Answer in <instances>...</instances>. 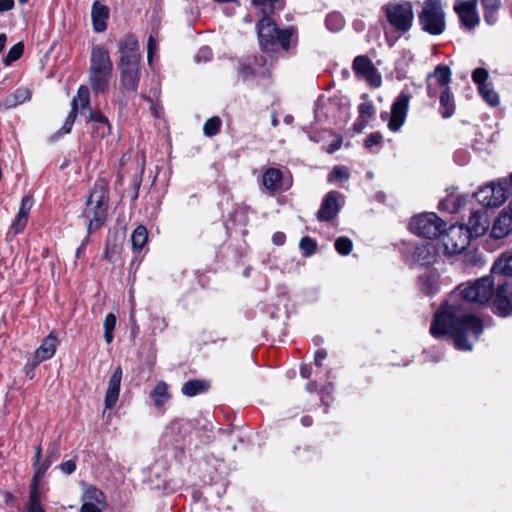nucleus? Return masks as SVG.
I'll list each match as a JSON object with an SVG mask.
<instances>
[{
	"mask_svg": "<svg viewBox=\"0 0 512 512\" xmlns=\"http://www.w3.org/2000/svg\"><path fill=\"white\" fill-rule=\"evenodd\" d=\"M494 294V279L484 276L460 284L448 300L435 312L434 320H480L468 313V302L487 303Z\"/></svg>",
	"mask_w": 512,
	"mask_h": 512,
	"instance_id": "nucleus-1",
	"label": "nucleus"
},
{
	"mask_svg": "<svg viewBox=\"0 0 512 512\" xmlns=\"http://www.w3.org/2000/svg\"><path fill=\"white\" fill-rule=\"evenodd\" d=\"M482 324L483 322H432L430 333L434 337L451 339L457 350L469 351L483 332Z\"/></svg>",
	"mask_w": 512,
	"mask_h": 512,
	"instance_id": "nucleus-2",
	"label": "nucleus"
},
{
	"mask_svg": "<svg viewBox=\"0 0 512 512\" xmlns=\"http://www.w3.org/2000/svg\"><path fill=\"white\" fill-rule=\"evenodd\" d=\"M113 75V64L108 50L101 46H93L90 56L88 83L95 94L105 93Z\"/></svg>",
	"mask_w": 512,
	"mask_h": 512,
	"instance_id": "nucleus-3",
	"label": "nucleus"
},
{
	"mask_svg": "<svg viewBox=\"0 0 512 512\" xmlns=\"http://www.w3.org/2000/svg\"><path fill=\"white\" fill-rule=\"evenodd\" d=\"M108 193V183L104 179L95 182L83 211V217L88 220L89 234L98 230L107 218Z\"/></svg>",
	"mask_w": 512,
	"mask_h": 512,
	"instance_id": "nucleus-4",
	"label": "nucleus"
},
{
	"mask_svg": "<svg viewBox=\"0 0 512 512\" xmlns=\"http://www.w3.org/2000/svg\"><path fill=\"white\" fill-rule=\"evenodd\" d=\"M422 29L431 35H440L445 30V20L442 7L438 1L427 0L419 14Z\"/></svg>",
	"mask_w": 512,
	"mask_h": 512,
	"instance_id": "nucleus-5",
	"label": "nucleus"
},
{
	"mask_svg": "<svg viewBox=\"0 0 512 512\" xmlns=\"http://www.w3.org/2000/svg\"><path fill=\"white\" fill-rule=\"evenodd\" d=\"M445 222L435 213H423L411 218L409 229L424 238H436L444 231Z\"/></svg>",
	"mask_w": 512,
	"mask_h": 512,
	"instance_id": "nucleus-6",
	"label": "nucleus"
},
{
	"mask_svg": "<svg viewBox=\"0 0 512 512\" xmlns=\"http://www.w3.org/2000/svg\"><path fill=\"white\" fill-rule=\"evenodd\" d=\"M383 11L396 30L406 33L412 27L414 14L410 2L389 3L383 7Z\"/></svg>",
	"mask_w": 512,
	"mask_h": 512,
	"instance_id": "nucleus-7",
	"label": "nucleus"
},
{
	"mask_svg": "<svg viewBox=\"0 0 512 512\" xmlns=\"http://www.w3.org/2000/svg\"><path fill=\"white\" fill-rule=\"evenodd\" d=\"M470 232L462 225L451 226L442 236V244L449 255L462 253L470 244Z\"/></svg>",
	"mask_w": 512,
	"mask_h": 512,
	"instance_id": "nucleus-8",
	"label": "nucleus"
},
{
	"mask_svg": "<svg viewBox=\"0 0 512 512\" xmlns=\"http://www.w3.org/2000/svg\"><path fill=\"white\" fill-rule=\"evenodd\" d=\"M506 185L505 180L493 182L479 189L474 196L477 201L484 206L497 207L506 201Z\"/></svg>",
	"mask_w": 512,
	"mask_h": 512,
	"instance_id": "nucleus-9",
	"label": "nucleus"
},
{
	"mask_svg": "<svg viewBox=\"0 0 512 512\" xmlns=\"http://www.w3.org/2000/svg\"><path fill=\"white\" fill-rule=\"evenodd\" d=\"M119 63L118 66L140 64L141 54L139 43L133 35H126L118 43Z\"/></svg>",
	"mask_w": 512,
	"mask_h": 512,
	"instance_id": "nucleus-10",
	"label": "nucleus"
},
{
	"mask_svg": "<svg viewBox=\"0 0 512 512\" xmlns=\"http://www.w3.org/2000/svg\"><path fill=\"white\" fill-rule=\"evenodd\" d=\"M411 95L405 91H402L391 107V117L388 123V127L391 131H398L405 122L409 102Z\"/></svg>",
	"mask_w": 512,
	"mask_h": 512,
	"instance_id": "nucleus-11",
	"label": "nucleus"
},
{
	"mask_svg": "<svg viewBox=\"0 0 512 512\" xmlns=\"http://www.w3.org/2000/svg\"><path fill=\"white\" fill-rule=\"evenodd\" d=\"M478 0H457L454 10L458 14L463 26L469 30L476 27L480 18L477 12Z\"/></svg>",
	"mask_w": 512,
	"mask_h": 512,
	"instance_id": "nucleus-12",
	"label": "nucleus"
},
{
	"mask_svg": "<svg viewBox=\"0 0 512 512\" xmlns=\"http://www.w3.org/2000/svg\"><path fill=\"white\" fill-rule=\"evenodd\" d=\"M497 316L506 318L512 313V282L499 284L493 301Z\"/></svg>",
	"mask_w": 512,
	"mask_h": 512,
	"instance_id": "nucleus-13",
	"label": "nucleus"
},
{
	"mask_svg": "<svg viewBox=\"0 0 512 512\" xmlns=\"http://www.w3.org/2000/svg\"><path fill=\"white\" fill-rule=\"evenodd\" d=\"M353 70L358 77L366 80L371 86L379 87L381 85V76L368 57L362 55L355 57Z\"/></svg>",
	"mask_w": 512,
	"mask_h": 512,
	"instance_id": "nucleus-14",
	"label": "nucleus"
},
{
	"mask_svg": "<svg viewBox=\"0 0 512 512\" xmlns=\"http://www.w3.org/2000/svg\"><path fill=\"white\" fill-rule=\"evenodd\" d=\"M57 343V337L52 333L46 336L42 340L41 345L35 350L33 356L28 360L26 367L34 369L43 361L52 358L55 354Z\"/></svg>",
	"mask_w": 512,
	"mask_h": 512,
	"instance_id": "nucleus-15",
	"label": "nucleus"
},
{
	"mask_svg": "<svg viewBox=\"0 0 512 512\" xmlns=\"http://www.w3.org/2000/svg\"><path fill=\"white\" fill-rule=\"evenodd\" d=\"M120 85L123 91L136 93L140 81V64L118 66Z\"/></svg>",
	"mask_w": 512,
	"mask_h": 512,
	"instance_id": "nucleus-16",
	"label": "nucleus"
},
{
	"mask_svg": "<svg viewBox=\"0 0 512 512\" xmlns=\"http://www.w3.org/2000/svg\"><path fill=\"white\" fill-rule=\"evenodd\" d=\"M268 13L270 12L266 11L257 24L259 41L265 50L270 49L269 46L275 44V38L279 30L273 20L268 16Z\"/></svg>",
	"mask_w": 512,
	"mask_h": 512,
	"instance_id": "nucleus-17",
	"label": "nucleus"
},
{
	"mask_svg": "<svg viewBox=\"0 0 512 512\" xmlns=\"http://www.w3.org/2000/svg\"><path fill=\"white\" fill-rule=\"evenodd\" d=\"M104 494L95 487H88L83 494L81 512H102L105 507Z\"/></svg>",
	"mask_w": 512,
	"mask_h": 512,
	"instance_id": "nucleus-18",
	"label": "nucleus"
},
{
	"mask_svg": "<svg viewBox=\"0 0 512 512\" xmlns=\"http://www.w3.org/2000/svg\"><path fill=\"white\" fill-rule=\"evenodd\" d=\"M122 374V368L117 366L110 376L104 399L106 409H111L116 405L120 393Z\"/></svg>",
	"mask_w": 512,
	"mask_h": 512,
	"instance_id": "nucleus-19",
	"label": "nucleus"
},
{
	"mask_svg": "<svg viewBox=\"0 0 512 512\" xmlns=\"http://www.w3.org/2000/svg\"><path fill=\"white\" fill-rule=\"evenodd\" d=\"M340 194L336 191H330L325 196L321 208L317 212V218L320 221H329L333 219L339 211L338 198Z\"/></svg>",
	"mask_w": 512,
	"mask_h": 512,
	"instance_id": "nucleus-20",
	"label": "nucleus"
},
{
	"mask_svg": "<svg viewBox=\"0 0 512 512\" xmlns=\"http://www.w3.org/2000/svg\"><path fill=\"white\" fill-rule=\"evenodd\" d=\"M88 121L92 123V134L104 138L111 131L110 123L100 111H89Z\"/></svg>",
	"mask_w": 512,
	"mask_h": 512,
	"instance_id": "nucleus-21",
	"label": "nucleus"
},
{
	"mask_svg": "<svg viewBox=\"0 0 512 512\" xmlns=\"http://www.w3.org/2000/svg\"><path fill=\"white\" fill-rule=\"evenodd\" d=\"M414 259L422 266H428L436 262L437 251L431 243L419 245L414 250Z\"/></svg>",
	"mask_w": 512,
	"mask_h": 512,
	"instance_id": "nucleus-22",
	"label": "nucleus"
},
{
	"mask_svg": "<svg viewBox=\"0 0 512 512\" xmlns=\"http://www.w3.org/2000/svg\"><path fill=\"white\" fill-rule=\"evenodd\" d=\"M512 230V216L503 211L494 221L491 236L494 239H501L507 236Z\"/></svg>",
	"mask_w": 512,
	"mask_h": 512,
	"instance_id": "nucleus-23",
	"label": "nucleus"
},
{
	"mask_svg": "<svg viewBox=\"0 0 512 512\" xmlns=\"http://www.w3.org/2000/svg\"><path fill=\"white\" fill-rule=\"evenodd\" d=\"M283 174L277 168H268L262 176L263 186L271 193H275L282 187Z\"/></svg>",
	"mask_w": 512,
	"mask_h": 512,
	"instance_id": "nucleus-24",
	"label": "nucleus"
},
{
	"mask_svg": "<svg viewBox=\"0 0 512 512\" xmlns=\"http://www.w3.org/2000/svg\"><path fill=\"white\" fill-rule=\"evenodd\" d=\"M107 6L95 1L92 6L91 17L93 27L96 32H103L106 29V19L108 18Z\"/></svg>",
	"mask_w": 512,
	"mask_h": 512,
	"instance_id": "nucleus-25",
	"label": "nucleus"
},
{
	"mask_svg": "<svg viewBox=\"0 0 512 512\" xmlns=\"http://www.w3.org/2000/svg\"><path fill=\"white\" fill-rule=\"evenodd\" d=\"M150 398L156 408L160 409L171 399V394L168 391V385L164 381H158L155 387L150 392Z\"/></svg>",
	"mask_w": 512,
	"mask_h": 512,
	"instance_id": "nucleus-26",
	"label": "nucleus"
},
{
	"mask_svg": "<svg viewBox=\"0 0 512 512\" xmlns=\"http://www.w3.org/2000/svg\"><path fill=\"white\" fill-rule=\"evenodd\" d=\"M465 228L469 230L470 237H479L486 232L488 223L480 212H473Z\"/></svg>",
	"mask_w": 512,
	"mask_h": 512,
	"instance_id": "nucleus-27",
	"label": "nucleus"
},
{
	"mask_svg": "<svg viewBox=\"0 0 512 512\" xmlns=\"http://www.w3.org/2000/svg\"><path fill=\"white\" fill-rule=\"evenodd\" d=\"M90 103V94L87 86L81 85L78 89L77 95L72 99L71 102V112H74V114L77 113L78 109H81V113L83 111L91 109L89 108Z\"/></svg>",
	"mask_w": 512,
	"mask_h": 512,
	"instance_id": "nucleus-28",
	"label": "nucleus"
},
{
	"mask_svg": "<svg viewBox=\"0 0 512 512\" xmlns=\"http://www.w3.org/2000/svg\"><path fill=\"white\" fill-rule=\"evenodd\" d=\"M443 118H450L455 112V104L450 89L446 88L440 93V109Z\"/></svg>",
	"mask_w": 512,
	"mask_h": 512,
	"instance_id": "nucleus-29",
	"label": "nucleus"
},
{
	"mask_svg": "<svg viewBox=\"0 0 512 512\" xmlns=\"http://www.w3.org/2000/svg\"><path fill=\"white\" fill-rule=\"evenodd\" d=\"M41 456H42V450H41V447L38 446L36 448V452H35V462H34L35 474L32 479V483H36L37 486H39L40 478L44 476L45 472L47 471V469L50 467L51 463L53 462V461H51V459H49V457H47V459L44 462H41L40 461Z\"/></svg>",
	"mask_w": 512,
	"mask_h": 512,
	"instance_id": "nucleus-30",
	"label": "nucleus"
},
{
	"mask_svg": "<svg viewBox=\"0 0 512 512\" xmlns=\"http://www.w3.org/2000/svg\"><path fill=\"white\" fill-rule=\"evenodd\" d=\"M435 78L437 84L444 89L449 88L451 82V70L448 66L438 65L433 74L428 76V80Z\"/></svg>",
	"mask_w": 512,
	"mask_h": 512,
	"instance_id": "nucleus-31",
	"label": "nucleus"
},
{
	"mask_svg": "<svg viewBox=\"0 0 512 512\" xmlns=\"http://www.w3.org/2000/svg\"><path fill=\"white\" fill-rule=\"evenodd\" d=\"M208 389V384L201 380H190L183 384L181 392L183 395L193 397Z\"/></svg>",
	"mask_w": 512,
	"mask_h": 512,
	"instance_id": "nucleus-32",
	"label": "nucleus"
},
{
	"mask_svg": "<svg viewBox=\"0 0 512 512\" xmlns=\"http://www.w3.org/2000/svg\"><path fill=\"white\" fill-rule=\"evenodd\" d=\"M492 273L512 276V254L501 256L493 265Z\"/></svg>",
	"mask_w": 512,
	"mask_h": 512,
	"instance_id": "nucleus-33",
	"label": "nucleus"
},
{
	"mask_svg": "<svg viewBox=\"0 0 512 512\" xmlns=\"http://www.w3.org/2000/svg\"><path fill=\"white\" fill-rule=\"evenodd\" d=\"M148 239L147 229L140 225L138 226L131 235L132 247L134 250L140 251L146 244Z\"/></svg>",
	"mask_w": 512,
	"mask_h": 512,
	"instance_id": "nucleus-34",
	"label": "nucleus"
},
{
	"mask_svg": "<svg viewBox=\"0 0 512 512\" xmlns=\"http://www.w3.org/2000/svg\"><path fill=\"white\" fill-rule=\"evenodd\" d=\"M28 512H45L40 503V491L39 486H37L36 483H31L30 486Z\"/></svg>",
	"mask_w": 512,
	"mask_h": 512,
	"instance_id": "nucleus-35",
	"label": "nucleus"
},
{
	"mask_svg": "<svg viewBox=\"0 0 512 512\" xmlns=\"http://www.w3.org/2000/svg\"><path fill=\"white\" fill-rule=\"evenodd\" d=\"M478 90L485 102H487L490 106L496 107L499 105V95L489 84L482 85Z\"/></svg>",
	"mask_w": 512,
	"mask_h": 512,
	"instance_id": "nucleus-36",
	"label": "nucleus"
},
{
	"mask_svg": "<svg viewBox=\"0 0 512 512\" xmlns=\"http://www.w3.org/2000/svg\"><path fill=\"white\" fill-rule=\"evenodd\" d=\"M221 119L217 116L209 118L203 126V132L207 137H213L219 133L221 127Z\"/></svg>",
	"mask_w": 512,
	"mask_h": 512,
	"instance_id": "nucleus-37",
	"label": "nucleus"
},
{
	"mask_svg": "<svg viewBox=\"0 0 512 512\" xmlns=\"http://www.w3.org/2000/svg\"><path fill=\"white\" fill-rule=\"evenodd\" d=\"M24 52V44L22 42H18L13 45L10 49L6 57L3 59V62L6 66H10L13 62L17 61Z\"/></svg>",
	"mask_w": 512,
	"mask_h": 512,
	"instance_id": "nucleus-38",
	"label": "nucleus"
},
{
	"mask_svg": "<svg viewBox=\"0 0 512 512\" xmlns=\"http://www.w3.org/2000/svg\"><path fill=\"white\" fill-rule=\"evenodd\" d=\"M350 177L348 168L344 166H335L328 175V182L346 181Z\"/></svg>",
	"mask_w": 512,
	"mask_h": 512,
	"instance_id": "nucleus-39",
	"label": "nucleus"
},
{
	"mask_svg": "<svg viewBox=\"0 0 512 512\" xmlns=\"http://www.w3.org/2000/svg\"><path fill=\"white\" fill-rule=\"evenodd\" d=\"M293 37V30H278L277 36L275 38V43L278 42L284 50H288L291 46Z\"/></svg>",
	"mask_w": 512,
	"mask_h": 512,
	"instance_id": "nucleus-40",
	"label": "nucleus"
},
{
	"mask_svg": "<svg viewBox=\"0 0 512 512\" xmlns=\"http://www.w3.org/2000/svg\"><path fill=\"white\" fill-rule=\"evenodd\" d=\"M352 241L348 237H339L335 241V249L341 255H348L352 250Z\"/></svg>",
	"mask_w": 512,
	"mask_h": 512,
	"instance_id": "nucleus-41",
	"label": "nucleus"
},
{
	"mask_svg": "<svg viewBox=\"0 0 512 512\" xmlns=\"http://www.w3.org/2000/svg\"><path fill=\"white\" fill-rule=\"evenodd\" d=\"M299 247L305 257L311 256L316 250V242L310 237H303L300 240Z\"/></svg>",
	"mask_w": 512,
	"mask_h": 512,
	"instance_id": "nucleus-42",
	"label": "nucleus"
},
{
	"mask_svg": "<svg viewBox=\"0 0 512 512\" xmlns=\"http://www.w3.org/2000/svg\"><path fill=\"white\" fill-rule=\"evenodd\" d=\"M28 221V216L17 213L15 219L11 224V230L13 234L16 235L23 231Z\"/></svg>",
	"mask_w": 512,
	"mask_h": 512,
	"instance_id": "nucleus-43",
	"label": "nucleus"
},
{
	"mask_svg": "<svg viewBox=\"0 0 512 512\" xmlns=\"http://www.w3.org/2000/svg\"><path fill=\"white\" fill-rule=\"evenodd\" d=\"M488 71L484 68H476L472 73V80L475 84L478 85V89L482 85H488L486 80L488 78Z\"/></svg>",
	"mask_w": 512,
	"mask_h": 512,
	"instance_id": "nucleus-44",
	"label": "nucleus"
},
{
	"mask_svg": "<svg viewBox=\"0 0 512 512\" xmlns=\"http://www.w3.org/2000/svg\"><path fill=\"white\" fill-rule=\"evenodd\" d=\"M326 26L331 31H338L343 27V19L337 14H331L326 18Z\"/></svg>",
	"mask_w": 512,
	"mask_h": 512,
	"instance_id": "nucleus-45",
	"label": "nucleus"
},
{
	"mask_svg": "<svg viewBox=\"0 0 512 512\" xmlns=\"http://www.w3.org/2000/svg\"><path fill=\"white\" fill-rule=\"evenodd\" d=\"M252 4L261 7L263 13L272 12L278 6V0H252Z\"/></svg>",
	"mask_w": 512,
	"mask_h": 512,
	"instance_id": "nucleus-46",
	"label": "nucleus"
},
{
	"mask_svg": "<svg viewBox=\"0 0 512 512\" xmlns=\"http://www.w3.org/2000/svg\"><path fill=\"white\" fill-rule=\"evenodd\" d=\"M359 120L362 122H366L369 118L372 117L374 113V109L372 104L370 103H361L359 105Z\"/></svg>",
	"mask_w": 512,
	"mask_h": 512,
	"instance_id": "nucleus-47",
	"label": "nucleus"
},
{
	"mask_svg": "<svg viewBox=\"0 0 512 512\" xmlns=\"http://www.w3.org/2000/svg\"><path fill=\"white\" fill-rule=\"evenodd\" d=\"M18 105L24 103L29 100L31 97V92L28 88H18L14 93L11 94Z\"/></svg>",
	"mask_w": 512,
	"mask_h": 512,
	"instance_id": "nucleus-48",
	"label": "nucleus"
},
{
	"mask_svg": "<svg viewBox=\"0 0 512 512\" xmlns=\"http://www.w3.org/2000/svg\"><path fill=\"white\" fill-rule=\"evenodd\" d=\"M32 205H33V198L29 195L24 196L21 200V204H20L18 213L28 216Z\"/></svg>",
	"mask_w": 512,
	"mask_h": 512,
	"instance_id": "nucleus-49",
	"label": "nucleus"
},
{
	"mask_svg": "<svg viewBox=\"0 0 512 512\" xmlns=\"http://www.w3.org/2000/svg\"><path fill=\"white\" fill-rule=\"evenodd\" d=\"M116 322H104V338L106 343L110 344L113 341V331Z\"/></svg>",
	"mask_w": 512,
	"mask_h": 512,
	"instance_id": "nucleus-50",
	"label": "nucleus"
},
{
	"mask_svg": "<svg viewBox=\"0 0 512 512\" xmlns=\"http://www.w3.org/2000/svg\"><path fill=\"white\" fill-rule=\"evenodd\" d=\"M382 140V135L378 132L371 133L367 136L365 140V146L367 148H372L373 146L379 144Z\"/></svg>",
	"mask_w": 512,
	"mask_h": 512,
	"instance_id": "nucleus-51",
	"label": "nucleus"
},
{
	"mask_svg": "<svg viewBox=\"0 0 512 512\" xmlns=\"http://www.w3.org/2000/svg\"><path fill=\"white\" fill-rule=\"evenodd\" d=\"M157 43L153 36H149L148 43H147V58L149 65L152 64V58L156 51Z\"/></svg>",
	"mask_w": 512,
	"mask_h": 512,
	"instance_id": "nucleus-52",
	"label": "nucleus"
},
{
	"mask_svg": "<svg viewBox=\"0 0 512 512\" xmlns=\"http://www.w3.org/2000/svg\"><path fill=\"white\" fill-rule=\"evenodd\" d=\"M75 118L76 114L70 112L61 128L63 134H68L71 131Z\"/></svg>",
	"mask_w": 512,
	"mask_h": 512,
	"instance_id": "nucleus-53",
	"label": "nucleus"
},
{
	"mask_svg": "<svg viewBox=\"0 0 512 512\" xmlns=\"http://www.w3.org/2000/svg\"><path fill=\"white\" fill-rule=\"evenodd\" d=\"M59 468L62 473L70 475L75 471L76 464L73 460H68L60 464Z\"/></svg>",
	"mask_w": 512,
	"mask_h": 512,
	"instance_id": "nucleus-54",
	"label": "nucleus"
},
{
	"mask_svg": "<svg viewBox=\"0 0 512 512\" xmlns=\"http://www.w3.org/2000/svg\"><path fill=\"white\" fill-rule=\"evenodd\" d=\"M211 57H212V52H211L210 48H208V47H202L196 54V60L198 62L201 61L202 59L204 61H208L211 59Z\"/></svg>",
	"mask_w": 512,
	"mask_h": 512,
	"instance_id": "nucleus-55",
	"label": "nucleus"
},
{
	"mask_svg": "<svg viewBox=\"0 0 512 512\" xmlns=\"http://www.w3.org/2000/svg\"><path fill=\"white\" fill-rule=\"evenodd\" d=\"M497 10H485L484 20L488 25H494L497 22Z\"/></svg>",
	"mask_w": 512,
	"mask_h": 512,
	"instance_id": "nucleus-56",
	"label": "nucleus"
},
{
	"mask_svg": "<svg viewBox=\"0 0 512 512\" xmlns=\"http://www.w3.org/2000/svg\"><path fill=\"white\" fill-rule=\"evenodd\" d=\"M485 10H498L500 8L499 0H481Z\"/></svg>",
	"mask_w": 512,
	"mask_h": 512,
	"instance_id": "nucleus-57",
	"label": "nucleus"
},
{
	"mask_svg": "<svg viewBox=\"0 0 512 512\" xmlns=\"http://www.w3.org/2000/svg\"><path fill=\"white\" fill-rule=\"evenodd\" d=\"M327 357V352L323 349L318 350L314 355V363L316 366H322L323 361Z\"/></svg>",
	"mask_w": 512,
	"mask_h": 512,
	"instance_id": "nucleus-58",
	"label": "nucleus"
},
{
	"mask_svg": "<svg viewBox=\"0 0 512 512\" xmlns=\"http://www.w3.org/2000/svg\"><path fill=\"white\" fill-rule=\"evenodd\" d=\"M239 72L243 75V77L247 78L253 75V69L250 65L241 63L239 66Z\"/></svg>",
	"mask_w": 512,
	"mask_h": 512,
	"instance_id": "nucleus-59",
	"label": "nucleus"
},
{
	"mask_svg": "<svg viewBox=\"0 0 512 512\" xmlns=\"http://www.w3.org/2000/svg\"><path fill=\"white\" fill-rule=\"evenodd\" d=\"M2 105L6 109L15 108L16 106H18L17 102L15 101V98H13L11 94L4 99Z\"/></svg>",
	"mask_w": 512,
	"mask_h": 512,
	"instance_id": "nucleus-60",
	"label": "nucleus"
},
{
	"mask_svg": "<svg viewBox=\"0 0 512 512\" xmlns=\"http://www.w3.org/2000/svg\"><path fill=\"white\" fill-rule=\"evenodd\" d=\"M14 7V0H0V12L10 11Z\"/></svg>",
	"mask_w": 512,
	"mask_h": 512,
	"instance_id": "nucleus-61",
	"label": "nucleus"
},
{
	"mask_svg": "<svg viewBox=\"0 0 512 512\" xmlns=\"http://www.w3.org/2000/svg\"><path fill=\"white\" fill-rule=\"evenodd\" d=\"M51 461H55L60 457V452L57 445H53L48 450V456Z\"/></svg>",
	"mask_w": 512,
	"mask_h": 512,
	"instance_id": "nucleus-62",
	"label": "nucleus"
},
{
	"mask_svg": "<svg viewBox=\"0 0 512 512\" xmlns=\"http://www.w3.org/2000/svg\"><path fill=\"white\" fill-rule=\"evenodd\" d=\"M285 239H286V236L282 232H276L272 237L273 243L276 245H283L285 242Z\"/></svg>",
	"mask_w": 512,
	"mask_h": 512,
	"instance_id": "nucleus-63",
	"label": "nucleus"
},
{
	"mask_svg": "<svg viewBox=\"0 0 512 512\" xmlns=\"http://www.w3.org/2000/svg\"><path fill=\"white\" fill-rule=\"evenodd\" d=\"M300 374L303 378H308L311 375V368L308 366H302L300 369Z\"/></svg>",
	"mask_w": 512,
	"mask_h": 512,
	"instance_id": "nucleus-64",
	"label": "nucleus"
}]
</instances>
